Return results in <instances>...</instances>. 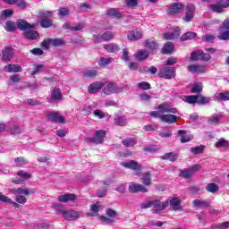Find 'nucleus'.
Segmentation results:
<instances>
[{
	"label": "nucleus",
	"mask_w": 229,
	"mask_h": 229,
	"mask_svg": "<svg viewBox=\"0 0 229 229\" xmlns=\"http://www.w3.org/2000/svg\"><path fill=\"white\" fill-rule=\"evenodd\" d=\"M17 27L18 30L21 31H24L23 37L25 38H28L30 40H35L36 38H38L39 34L37 30H33L35 28L34 24H30L26 20H18L17 21Z\"/></svg>",
	"instance_id": "f257e3e1"
},
{
	"label": "nucleus",
	"mask_w": 229,
	"mask_h": 229,
	"mask_svg": "<svg viewBox=\"0 0 229 229\" xmlns=\"http://www.w3.org/2000/svg\"><path fill=\"white\" fill-rule=\"evenodd\" d=\"M55 208L60 215H62V217H64L65 221H76V219L81 216V211L69 210L60 205H55Z\"/></svg>",
	"instance_id": "f03ea898"
},
{
	"label": "nucleus",
	"mask_w": 229,
	"mask_h": 229,
	"mask_svg": "<svg viewBox=\"0 0 229 229\" xmlns=\"http://www.w3.org/2000/svg\"><path fill=\"white\" fill-rule=\"evenodd\" d=\"M126 89H128V85L121 84L118 86L114 82H107L104 85L103 93L106 94V96H111V94H119Z\"/></svg>",
	"instance_id": "7ed1b4c3"
},
{
	"label": "nucleus",
	"mask_w": 229,
	"mask_h": 229,
	"mask_svg": "<svg viewBox=\"0 0 229 229\" xmlns=\"http://www.w3.org/2000/svg\"><path fill=\"white\" fill-rule=\"evenodd\" d=\"M158 111H153L149 113L152 117H158L163 114H178V109L171 107L168 104L163 103L157 106Z\"/></svg>",
	"instance_id": "20e7f679"
},
{
	"label": "nucleus",
	"mask_w": 229,
	"mask_h": 229,
	"mask_svg": "<svg viewBox=\"0 0 229 229\" xmlns=\"http://www.w3.org/2000/svg\"><path fill=\"white\" fill-rule=\"evenodd\" d=\"M166 207H169V200H165L161 202L158 199L152 200V214H160L163 210H165Z\"/></svg>",
	"instance_id": "39448f33"
},
{
	"label": "nucleus",
	"mask_w": 229,
	"mask_h": 229,
	"mask_svg": "<svg viewBox=\"0 0 229 229\" xmlns=\"http://www.w3.org/2000/svg\"><path fill=\"white\" fill-rule=\"evenodd\" d=\"M167 15H178L185 9V5L182 3H174L166 6Z\"/></svg>",
	"instance_id": "423d86ee"
},
{
	"label": "nucleus",
	"mask_w": 229,
	"mask_h": 229,
	"mask_svg": "<svg viewBox=\"0 0 229 229\" xmlns=\"http://www.w3.org/2000/svg\"><path fill=\"white\" fill-rule=\"evenodd\" d=\"M65 41L62 38H47L42 41L41 46L45 49H48L49 46H53L54 47H58L59 46H64Z\"/></svg>",
	"instance_id": "0eeeda50"
},
{
	"label": "nucleus",
	"mask_w": 229,
	"mask_h": 229,
	"mask_svg": "<svg viewBox=\"0 0 229 229\" xmlns=\"http://www.w3.org/2000/svg\"><path fill=\"white\" fill-rule=\"evenodd\" d=\"M106 135V131L104 130H99L95 132L93 138H86V142H92L93 144H103V140H105V136Z\"/></svg>",
	"instance_id": "6e6552de"
},
{
	"label": "nucleus",
	"mask_w": 229,
	"mask_h": 229,
	"mask_svg": "<svg viewBox=\"0 0 229 229\" xmlns=\"http://www.w3.org/2000/svg\"><path fill=\"white\" fill-rule=\"evenodd\" d=\"M228 7L229 0L224 3L223 0H218L216 4L209 5L210 10H212L215 13H223V12H225V9Z\"/></svg>",
	"instance_id": "1a4fd4ad"
},
{
	"label": "nucleus",
	"mask_w": 229,
	"mask_h": 229,
	"mask_svg": "<svg viewBox=\"0 0 229 229\" xmlns=\"http://www.w3.org/2000/svg\"><path fill=\"white\" fill-rule=\"evenodd\" d=\"M160 78H164L165 80H173L176 76L174 72V68L173 67H163L159 70L158 72Z\"/></svg>",
	"instance_id": "9d476101"
},
{
	"label": "nucleus",
	"mask_w": 229,
	"mask_h": 229,
	"mask_svg": "<svg viewBox=\"0 0 229 229\" xmlns=\"http://www.w3.org/2000/svg\"><path fill=\"white\" fill-rule=\"evenodd\" d=\"M185 15L182 18V21H184L185 22H191V21H192L194 19V15L196 13V5L192 4H188L185 6Z\"/></svg>",
	"instance_id": "9b49d317"
},
{
	"label": "nucleus",
	"mask_w": 229,
	"mask_h": 229,
	"mask_svg": "<svg viewBox=\"0 0 229 229\" xmlns=\"http://www.w3.org/2000/svg\"><path fill=\"white\" fill-rule=\"evenodd\" d=\"M166 201H168V205L170 206L171 210H174L175 212H181V210H183L182 200H180V199L171 198L166 199Z\"/></svg>",
	"instance_id": "f8f14e48"
},
{
	"label": "nucleus",
	"mask_w": 229,
	"mask_h": 229,
	"mask_svg": "<svg viewBox=\"0 0 229 229\" xmlns=\"http://www.w3.org/2000/svg\"><path fill=\"white\" fill-rule=\"evenodd\" d=\"M121 165L132 171H140L142 169V166L135 160L121 162Z\"/></svg>",
	"instance_id": "ddd939ff"
},
{
	"label": "nucleus",
	"mask_w": 229,
	"mask_h": 229,
	"mask_svg": "<svg viewBox=\"0 0 229 229\" xmlns=\"http://www.w3.org/2000/svg\"><path fill=\"white\" fill-rule=\"evenodd\" d=\"M191 205L193 208H208L212 207V203L208 199L201 200L199 199L192 200Z\"/></svg>",
	"instance_id": "4468645a"
},
{
	"label": "nucleus",
	"mask_w": 229,
	"mask_h": 229,
	"mask_svg": "<svg viewBox=\"0 0 229 229\" xmlns=\"http://www.w3.org/2000/svg\"><path fill=\"white\" fill-rule=\"evenodd\" d=\"M187 69L190 72H192V74H202L203 72H207V66L202 64H191Z\"/></svg>",
	"instance_id": "2eb2a0df"
},
{
	"label": "nucleus",
	"mask_w": 229,
	"mask_h": 229,
	"mask_svg": "<svg viewBox=\"0 0 229 229\" xmlns=\"http://www.w3.org/2000/svg\"><path fill=\"white\" fill-rule=\"evenodd\" d=\"M199 165H194L193 166L188 168V169H183L180 173V176L182 178H191L194 173L198 172L199 169Z\"/></svg>",
	"instance_id": "dca6fc26"
},
{
	"label": "nucleus",
	"mask_w": 229,
	"mask_h": 229,
	"mask_svg": "<svg viewBox=\"0 0 229 229\" xmlns=\"http://www.w3.org/2000/svg\"><path fill=\"white\" fill-rule=\"evenodd\" d=\"M159 119L162 123H166V124H174L178 121V116L171 114H163L159 116Z\"/></svg>",
	"instance_id": "f3484780"
},
{
	"label": "nucleus",
	"mask_w": 229,
	"mask_h": 229,
	"mask_svg": "<svg viewBox=\"0 0 229 229\" xmlns=\"http://www.w3.org/2000/svg\"><path fill=\"white\" fill-rule=\"evenodd\" d=\"M129 191H131L132 194L137 192H148V188L144 187L142 184L131 182L129 185Z\"/></svg>",
	"instance_id": "a211bd4d"
},
{
	"label": "nucleus",
	"mask_w": 229,
	"mask_h": 229,
	"mask_svg": "<svg viewBox=\"0 0 229 229\" xmlns=\"http://www.w3.org/2000/svg\"><path fill=\"white\" fill-rule=\"evenodd\" d=\"M103 87H105V82L96 81L89 85L88 90L90 94H97Z\"/></svg>",
	"instance_id": "6ab92c4d"
},
{
	"label": "nucleus",
	"mask_w": 229,
	"mask_h": 229,
	"mask_svg": "<svg viewBox=\"0 0 229 229\" xmlns=\"http://www.w3.org/2000/svg\"><path fill=\"white\" fill-rule=\"evenodd\" d=\"M13 58V48L5 47L2 52V60L4 62H10Z\"/></svg>",
	"instance_id": "aec40b11"
},
{
	"label": "nucleus",
	"mask_w": 229,
	"mask_h": 229,
	"mask_svg": "<svg viewBox=\"0 0 229 229\" xmlns=\"http://www.w3.org/2000/svg\"><path fill=\"white\" fill-rule=\"evenodd\" d=\"M48 118L53 123H59L60 124H64V123H65V118L58 113H50L48 114Z\"/></svg>",
	"instance_id": "412c9836"
},
{
	"label": "nucleus",
	"mask_w": 229,
	"mask_h": 229,
	"mask_svg": "<svg viewBox=\"0 0 229 229\" xmlns=\"http://www.w3.org/2000/svg\"><path fill=\"white\" fill-rule=\"evenodd\" d=\"M76 199V195L72 193H66L64 195H59L57 200L61 203H69V201H74Z\"/></svg>",
	"instance_id": "4be33fe9"
},
{
	"label": "nucleus",
	"mask_w": 229,
	"mask_h": 229,
	"mask_svg": "<svg viewBox=\"0 0 229 229\" xmlns=\"http://www.w3.org/2000/svg\"><path fill=\"white\" fill-rule=\"evenodd\" d=\"M82 78H90L94 79L98 76V70L96 69H85L81 72Z\"/></svg>",
	"instance_id": "5701e85b"
},
{
	"label": "nucleus",
	"mask_w": 229,
	"mask_h": 229,
	"mask_svg": "<svg viewBox=\"0 0 229 229\" xmlns=\"http://www.w3.org/2000/svg\"><path fill=\"white\" fill-rule=\"evenodd\" d=\"M144 47H147V49H149L150 53H153L158 49V43L147 39L144 41Z\"/></svg>",
	"instance_id": "b1692460"
},
{
	"label": "nucleus",
	"mask_w": 229,
	"mask_h": 229,
	"mask_svg": "<svg viewBox=\"0 0 229 229\" xmlns=\"http://www.w3.org/2000/svg\"><path fill=\"white\" fill-rule=\"evenodd\" d=\"M4 71L5 72H21L22 68L19 64H7L4 66Z\"/></svg>",
	"instance_id": "393cba45"
},
{
	"label": "nucleus",
	"mask_w": 229,
	"mask_h": 229,
	"mask_svg": "<svg viewBox=\"0 0 229 229\" xmlns=\"http://www.w3.org/2000/svg\"><path fill=\"white\" fill-rule=\"evenodd\" d=\"M127 38L131 41L140 40V38H142V31H139V30L130 31L128 33Z\"/></svg>",
	"instance_id": "a878e982"
},
{
	"label": "nucleus",
	"mask_w": 229,
	"mask_h": 229,
	"mask_svg": "<svg viewBox=\"0 0 229 229\" xmlns=\"http://www.w3.org/2000/svg\"><path fill=\"white\" fill-rule=\"evenodd\" d=\"M50 98L53 101H60L62 100V98H64V96L62 95V91L60 90V89L54 88Z\"/></svg>",
	"instance_id": "bb28decb"
},
{
	"label": "nucleus",
	"mask_w": 229,
	"mask_h": 229,
	"mask_svg": "<svg viewBox=\"0 0 229 229\" xmlns=\"http://www.w3.org/2000/svg\"><path fill=\"white\" fill-rule=\"evenodd\" d=\"M135 58L138 59L139 62H143V60H147L149 56V53L146 50H139L135 55Z\"/></svg>",
	"instance_id": "cd10ccee"
},
{
	"label": "nucleus",
	"mask_w": 229,
	"mask_h": 229,
	"mask_svg": "<svg viewBox=\"0 0 229 229\" xmlns=\"http://www.w3.org/2000/svg\"><path fill=\"white\" fill-rule=\"evenodd\" d=\"M178 135L181 137V142L182 144L185 142H190V140H192V136L188 135L184 130H179Z\"/></svg>",
	"instance_id": "c85d7f7f"
},
{
	"label": "nucleus",
	"mask_w": 229,
	"mask_h": 229,
	"mask_svg": "<svg viewBox=\"0 0 229 229\" xmlns=\"http://www.w3.org/2000/svg\"><path fill=\"white\" fill-rule=\"evenodd\" d=\"M17 28H19L17 26V21L15 22V21H6L5 26H4L5 31H8L9 33L15 31V30H17Z\"/></svg>",
	"instance_id": "c756f323"
},
{
	"label": "nucleus",
	"mask_w": 229,
	"mask_h": 229,
	"mask_svg": "<svg viewBox=\"0 0 229 229\" xmlns=\"http://www.w3.org/2000/svg\"><path fill=\"white\" fill-rule=\"evenodd\" d=\"M182 101L189 105H196L198 103V95H191L182 97Z\"/></svg>",
	"instance_id": "7c9ffc66"
},
{
	"label": "nucleus",
	"mask_w": 229,
	"mask_h": 229,
	"mask_svg": "<svg viewBox=\"0 0 229 229\" xmlns=\"http://www.w3.org/2000/svg\"><path fill=\"white\" fill-rule=\"evenodd\" d=\"M0 201L2 203H8L9 205L14 206L16 208H19V204L17 202L12 200V199L8 198L7 196L4 195L0 192Z\"/></svg>",
	"instance_id": "2f4dec72"
},
{
	"label": "nucleus",
	"mask_w": 229,
	"mask_h": 229,
	"mask_svg": "<svg viewBox=\"0 0 229 229\" xmlns=\"http://www.w3.org/2000/svg\"><path fill=\"white\" fill-rule=\"evenodd\" d=\"M222 118H223V114H213L208 118V123L209 124L217 125L219 124V121H221Z\"/></svg>",
	"instance_id": "473e14b6"
},
{
	"label": "nucleus",
	"mask_w": 229,
	"mask_h": 229,
	"mask_svg": "<svg viewBox=\"0 0 229 229\" xmlns=\"http://www.w3.org/2000/svg\"><path fill=\"white\" fill-rule=\"evenodd\" d=\"M13 15V10L5 9L0 13V21H6V19H10Z\"/></svg>",
	"instance_id": "72a5a7b5"
},
{
	"label": "nucleus",
	"mask_w": 229,
	"mask_h": 229,
	"mask_svg": "<svg viewBox=\"0 0 229 229\" xmlns=\"http://www.w3.org/2000/svg\"><path fill=\"white\" fill-rule=\"evenodd\" d=\"M162 160H169L170 162H176L178 160V154L174 152L166 153L162 156Z\"/></svg>",
	"instance_id": "f704fd0d"
},
{
	"label": "nucleus",
	"mask_w": 229,
	"mask_h": 229,
	"mask_svg": "<svg viewBox=\"0 0 229 229\" xmlns=\"http://www.w3.org/2000/svg\"><path fill=\"white\" fill-rule=\"evenodd\" d=\"M9 192L11 194H24V196L30 195V191L28 189H22V188H12L9 190Z\"/></svg>",
	"instance_id": "c9c22d12"
},
{
	"label": "nucleus",
	"mask_w": 229,
	"mask_h": 229,
	"mask_svg": "<svg viewBox=\"0 0 229 229\" xmlns=\"http://www.w3.org/2000/svg\"><path fill=\"white\" fill-rule=\"evenodd\" d=\"M174 49V46H173L172 42H166L162 48L163 55H171Z\"/></svg>",
	"instance_id": "e433bc0d"
},
{
	"label": "nucleus",
	"mask_w": 229,
	"mask_h": 229,
	"mask_svg": "<svg viewBox=\"0 0 229 229\" xmlns=\"http://www.w3.org/2000/svg\"><path fill=\"white\" fill-rule=\"evenodd\" d=\"M116 126H126L128 124V118L126 116H118L114 120Z\"/></svg>",
	"instance_id": "4c0bfd02"
},
{
	"label": "nucleus",
	"mask_w": 229,
	"mask_h": 229,
	"mask_svg": "<svg viewBox=\"0 0 229 229\" xmlns=\"http://www.w3.org/2000/svg\"><path fill=\"white\" fill-rule=\"evenodd\" d=\"M140 182H142L143 185L149 187V185H151V174L148 172L143 174L142 178H140Z\"/></svg>",
	"instance_id": "58836bf2"
},
{
	"label": "nucleus",
	"mask_w": 229,
	"mask_h": 229,
	"mask_svg": "<svg viewBox=\"0 0 229 229\" xmlns=\"http://www.w3.org/2000/svg\"><path fill=\"white\" fill-rule=\"evenodd\" d=\"M206 191L208 192H211L212 194H216V192H218L219 191V185L210 182L206 186Z\"/></svg>",
	"instance_id": "ea45409f"
},
{
	"label": "nucleus",
	"mask_w": 229,
	"mask_h": 229,
	"mask_svg": "<svg viewBox=\"0 0 229 229\" xmlns=\"http://www.w3.org/2000/svg\"><path fill=\"white\" fill-rule=\"evenodd\" d=\"M216 101H229V91L217 93L216 95Z\"/></svg>",
	"instance_id": "a19ab883"
},
{
	"label": "nucleus",
	"mask_w": 229,
	"mask_h": 229,
	"mask_svg": "<svg viewBox=\"0 0 229 229\" xmlns=\"http://www.w3.org/2000/svg\"><path fill=\"white\" fill-rule=\"evenodd\" d=\"M197 103L198 105H207L210 103V98L204 97L203 95H197Z\"/></svg>",
	"instance_id": "79ce46f5"
},
{
	"label": "nucleus",
	"mask_w": 229,
	"mask_h": 229,
	"mask_svg": "<svg viewBox=\"0 0 229 229\" xmlns=\"http://www.w3.org/2000/svg\"><path fill=\"white\" fill-rule=\"evenodd\" d=\"M104 49L107 50L108 53H117L121 48L117 45L108 44L104 46Z\"/></svg>",
	"instance_id": "37998d69"
},
{
	"label": "nucleus",
	"mask_w": 229,
	"mask_h": 229,
	"mask_svg": "<svg viewBox=\"0 0 229 229\" xmlns=\"http://www.w3.org/2000/svg\"><path fill=\"white\" fill-rule=\"evenodd\" d=\"M123 144L126 148H133V146H135V144H137V140H135L132 138H126L123 140Z\"/></svg>",
	"instance_id": "c03bdc74"
},
{
	"label": "nucleus",
	"mask_w": 229,
	"mask_h": 229,
	"mask_svg": "<svg viewBox=\"0 0 229 229\" xmlns=\"http://www.w3.org/2000/svg\"><path fill=\"white\" fill-rule=\"evenodd\" d=\"M229 142L225 138L218 140L215 143V148H228Z\"/></svg>",
	"instance_id": "a18cd8bd"
},
{
	"label": "nucleus",
	"mask_w": 229,
	"mask_h": 229,
	"mask_svg": "<svg viewBox=\"0 0 229 229\" xmlns=\"http://www.w3.org/2000/svg\"><path fill=\"white\" fill-rule=\"evenodd\" d=\"M106 15L109 17H116V19H121V13L117 9H108L106 11Z\"/></svg>",
	"instance_id": "49530a36"
},
{
	"label": "nucleus",
	"mask_w": 229,
	"mask_h": 229,
	"mask_svg": "<svg viewBox=\"0 0 229 229\" xmlns=\"http://www.w3.org/2000/svg\"><path fill=\"white\" fill-rule=\"evenodd\" d=\"M40 26L42 28H51L53 26V20L47 18H41Z\"/></svg>",
	"instance_id": "de8ad7c7"
},
{
	"label": "nucleus",
	"mask_w": 229,
	"mask_h": 229,
	"mask_svg": "<svg viewBox=\"0 0 229 229\" xmlns=\"http://www.w3.org/2000/svg\"><path fill=\"white\" fill-rule=\"evenodd\" d=\"M192 38H196V33L192 31L186 32L181 37V40H192Z\"/></svg>",
	"instance_id": "09e8293b"
},
{
	"label": "nucleus",
	"mask_w": 229,
	"mask_h": 229,
	"mask_svg": "<svg viewBox=\"0 0 229 229\" xmlns=\"http://www.w3.org/2000/svg\"><path fill=\"white\" fill-rule=\"evenodd\" d=\"M203 90V84L201 82H197L193 85L191 89L192 94H199Z\"/></svg>",
	"instance_id": "8fccbe9b"
},
{
	"label": "nucleus",
	"mask_w": 229,
	"mask_h": 229,
	"mask_svg": "<svg viewBox=\"0 0 229 229\" xmlns=\"http://www.w3.org/2000/svg\"><path fill=\"white\" fill-rule=\"evenodd\" d=\"M201 55H203V50H198L195 52H192L191 54V60H193V62H196L197 60H201Z\"/></svg>",
	"instance_id": "3c124183"
},
{
	"label": "nucleus",
	"mask_w": 229,
	"mask_h": 229,
	"mask_svg": "<svg viewBox=\"0 0 229 229\" xmlns=\"http://www.w3.org/2000/svg\"><path fill=\"white\" fill-rule=\"evenodd\" d=\"M39 19H49L53 17V12L51 11H40L38 14Z\"/></svg>",
	"instance_id": "603ef678"
},
{
	"label": "nucleus",
	"mask_w": 229,
	"mask_h": 229,
	"mask_svg": "<svg viewBox=\"0 0 229 229\" xmlns=\"http://www.w3.org/2000/svg\"><path fill=\"white\" fill-rule=\"evenodd\" d=\"M102 38L105 42H108V40H112L114 38V32L106 31L102 34Z\"/></svg>",
	"instance_id": "864d4df0"
},
{
	"label": "nucleus",
	"mask_w": 229,
	"mask_h": 229,
	"mask_svg": "<svg viewBox=\"0 0 229 229\" xmlns=\"http://www.w3.org/2000/svg\"><path fill=\"white\" fill-rule=\"evenodd\" d=\"M125 6L127 8H135L139 6V0H125Z\"/></svg>",
	"instance_id": "5fc2aeb1"
},
{
	"label": "nucleus",
	"mask_w": 229,
	"mask_h": 229,
	"mask_svg": "<svg viewBox=\"0 0 229 229\" xmlns=\"http://www.w3.org/2000/svg\"><path fill=\"white\" fill-rule=\"evenodd\" d=\"M205 149V147L200 145L194 148H191V151L194 155H199V153H203V150Z\"/></svg>",
	"instance_id": "6e6d98bb"
},
{
	"label": "nucleus",
	"mask_w": 229,
	"mask_h": 229,
	"mask_svg": "<svg viewBox=\"0 0 229 229\" xmlns=\"http://www.w3.org/2000/svg\"><path fill=\"white\" fill-rule=\"evenodd\" d=\"M18 176H20V178H22L21 180H23L24 182L25 180H30V178H31V174H28L21 170L18 172Z\"/></svg>",
	"instance_id": "4d7b16f0"
},
{
	"label": "nucleus",
	"mask_w": 229,
	"mask_h": 229,
	"mask_svg": "<svg viewBox=\"0 0 229 229\" xmlns=\"http://www.w3.org/2000/svg\"><path fill=\"white\" fill-rule=\"evenodd\" d=\"M111 63H112V58H101L98 63V65H100V67H106V65H108Z\"/></svg>",
	"instance_id": "13d9d810"
},
{
	"label": "nucleus",
	"mask_w": 229,
	"mask_h": 229,
	"mask_svg": "<svg viewBox=\"0 0 229 229\" xmlns=\"http://www.w3.org/2000/svg\"><path fill=\"white\" fill-rule=\"evenodd\" d=\"M42 69H44V64H36L34 71L30 72L31 76H35V74H38V72H42Z\"/></svg>",
	"instance_id": "bf43d9fd"
},
{
	"label": "nucleus",
	"mask_w": 229,
	"mask_h": 229,
	"mask_svg": "<svg viewBox=\"0 0 229 229\" xmlns=\"http://www.w3.org/2000/svg\"><path fill=\"white\" fill-rule=\"evenodd\" d=\"M229 228V222H224L217 225L211 226V229H227Z\"/></svg>",
	"instance_id": "052dcab7"
},
{
	"label": "nucleus",
	"mask_w": 229,
	"mask_h": 229,
	"mask_svg": "<svg viewBox=\"0 0 229 229\" xmlns=\"http://www.w3.org/2000/svg\"><path fill=\"white\" fill-rule=\"evenodd\" d=\"M15 164L16 165H26V164H28V160H26V158L22 157H17L15 158Z\"/></svg>",
	"instance_id": "680f3d73"
},
{
	"label": "nucleus",
	"mask_w": 229,
	"mask_h": 229,
	"mask_svg": "<svg viewBox=\"0 0 229 229\" xmlns=\"http://www.w3.org/2000/svg\"><path fill=\"white\" fill-rule=\"evenodd\" d=\"M58 15H59V17H65L66 15H69V9L66 7L59 8Z\"/></svg>",
	"instance_id": "e2e57ef3"
},
{
	"label": "nucleus",
	"mask_w": 229,
	"mask_h": 229,
	"mask_svg": "<svg viewBox=\"0 0 229 229\" xmlns=\"http://www.w3.org/2000/svg\"><path fill=\"white\" fill-rule=\"evenodd\" d=\"M139 89H142L143 90H149L151 89V85L146 81L138 83Z\"/></svg>",
	"instance_id": "0e129e2a"
},
{
	"label": "nucleus",
	"mask_w": 229,
	"mask_h": 229,
	"mask_svg": "<svg viewBox=\"0 0 229 229\" xmlns=\"http://www.w3.org/2000/svg\"><path fill=\"white\" fill-rule=\"evenodd\" d=\"M22 132V129L17 125H13L12 128H11V133L13 135H19V133H21Z\"/></svg>",
	"instance_id": "69168bd1"
},
{
	"label": "nucleus",
	"mask_w": 229,
	"mask_h": 229,
	"mask_svg": "<svg viewBox=\"0 0 229 229\" xmlns=\"http://www.w3.org/2000/svg\"><path fill=\"white\" fill-rule=\"evenodd\" d=\"M219 40H229V30H225L218 37Z\"/></svg>",
	"instance_id": "338daca9"
},
{
	"label": "nucleus",
	"mask_w": 229,
	"mask_h": 229,
	"mask_svg": "<svg viewBox=\"0 0 229 229\" xmlns=\"http://www.w3.org/2000/svg\"><path fill=\"white\" fill-rule=\"evenodd\" d=\"M220 30H229V18L225 19L220 25Z\"/></svg>",
	"instance_id": "774afa93"
}]
</instances>
